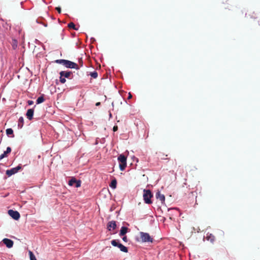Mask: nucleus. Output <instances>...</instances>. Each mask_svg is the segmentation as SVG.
Listing matches in <instances>:
<instances>
[{"label": "nucleus", "mask_w": 260, "mask_h": 260, "mask_svg": "<svg viewBox=\"0 0 260 260\" xmlns=\"http://www.w3.org/2000/svg\"><path fill=\"white\" fill-rule=\"evenodd\" d=\"M140 238L136 237H135V241L138 242L142 243H153L154 239L150 236L149 233H145L143 232H140Z\"/></svg>", "instance_id": "obj_1"}, {"label": "nucleus", "mask_w": 260, "mask_h": 260, "mask_svg": "<svg viewBox=\"0 0 260 260\" xmlns=\"http://www.w3.org/2000/svg\"><path fill=\"white\" fill-rule=\"evenodd\" d=\"M55 63L62 64L66 67L70 69H78V66L77 63L71 61L66 59H57L54 61Z\"/></svg>", "instance_id": "obj_2"}, {"label": "nucleus", "mask_w": 260, "mask_h": 260, "mask_svg": "<svg viewBox=\"0 0 260 260\" xmlns=\"http://www.w3.org/2000/svg\"><path fill=\"white\" fill-rule=\"evenodd\" d=\"M143 197L145 203L147 204H150L152 203L151 199L153 197V194L150 190L144 189Z\"/></svg>", "instance_id": "obj_3"}, {"label": "nucleus", "mask_w": 260, "mask_h": 260, "mask_svg": "<svg viewBox=\"0 0 260 260\" xmlns=\"http://www.w3.org/2000/svg\"><path fill=\"white\" fill-rule=\"evenodd\" d=\"M118 161L119 163V168L121 171H124L126 167V157L123 154L118 156Z\"/></svg>", "instance_id": "obj_4"}, {"label": "nucleus", "mask_w": 260, "mask_h": 260, "mask_svg": "<svg viewBox=\"0 0 260 260\" xmlns=\"http://www.w3.org/2000/svg\"><path fill=\"white\" fill-rule=\"evenodd\" d=\"M111 243L113 246L118 247L121 251L126 253L128 252L127 248L120 243L119 240H113L111 241Z\"/></svg>", "instance_id": "obj_5"}, {"label": "nucleus", "mask_w": 260, "mask_h": 260, "mask_svg": "<svg viewBox=\"0 0 260 260\" xmlns=\"http://www.w3.org/2000/svg\"><path fill=\"white\" fill-rule=\"evenodd\" d=\"M22 169V166L21 164H19L18 166L15 168H13L10 170H8L6 171V174L8 177H10L16 173H17L20 170Z\"/></svg>", "instance_id": "obj_6"}, {"label": "nucleus", "mask_w": 260, "mask_h": 260, "mask_svg": "<svg viewBox=\"0 0 260 260\" xmlns=\"http://www.w3.org/2000/svg\"><path fill=\"white\" fill-rule=\"evenodd\" d=\"M8 214L13 219L16 220H18L20 217L19 213L17 211H15L12 209L8 210Z\"/></svg>", "instance_id": "obj_7"}, {"label": "nucleus", "mask_w": 260, "mask_h": 260, "mask_svg": "<svg viewBox=\"0 0 260 260\" xmlns=\"http://www.w3.org/2000/svg\"><path fill=\"white\" fill-rule=\"evenodd\" d=\"M81 182L79 180H77L75 178H72L69 181V185L70 186H74L76 187H79L81 186Z\"/></svg>", "instance_id": "obj_8"}, {"label": "nucleus", "mask_w": 260, "mask_h": 260, "mask_svg": "<svg viewBox=\"0 0 260 260\" xmlns=\"http://www.w3.org/2000/svg\"><path fill=\"white\" fill-rule=\"evenodd\" d=\"M2 242L8 248H12L14 244L13 241L12 240L8 238H4Z\"/></svg>", "instance_id": "obj_9"}, {"label": "nucleus", "mask_w": 260, "mask_h": 260, "mask_svg": "<svg viewBox=\"0 0 260 260\" xmlns=\"http://www.w3.org/2000/svg\"><path fill=\"white\" fill-rule=\"evenodd\" d=\"M107 228L109 231H111L112 230H115L116 228V221L114 220L109 221L107 224Z\"/></svg>", "instance_id": "obj_10"}, {"label": "nucleus", "mask_w": 260, "mask_h": 260, "mask_svg": "<svg viewBox=\"0 0 260 260\" xmlns=\"http://www.w3.org/2000/svg\"><path fill=\"white\" fill-rule=\"evenodd\" d=\"M156 198L159 199L162 204L165 203V197L163 194H161L159 191H158L155 194Z\"/></svg>", "instance_id": "obj_11"}, {"label": "nucleus", "mask_w": 260, "mask_h": 260, "mask_svg": "<svg viewBox=\"0 0 260 260\" xmlns=\"http://www.w3.org/2000/svg\"><path fill=\"white\" fill-rule=\"evenodd\" d=\"M34 110L32 109H29L27 110V111L26 112V116L29 120H31L32 119L33 115H34Z\"/></svg>", "instance_id": "obj_12"}, {"label": "nucleus", "mask_w": 260, "mask_h": 260, "mask_svg": "<svg viewBox=\"0 0 260 260\" xmlns=\"http://www.w3.org/2000/svg\"><path fill=\"white\" fill-rule=\"evenodd\" d=\"M11 152V148L10 147H8L6 151L4 152L3 154L0 155V159H2L5 157L7 156V155Z\"/></svg>", "instance_id": "obj_13"}, {"label": "nucleus", "mask_w": 260, "mask_h": 260, "mask_svg": "<svg viewBox=\"0 0 260 260\" xmlns=\"http://www.w3.org/2000/svg\"><path fill=\"white\" fill-rule=\"evenodd\" d=\"M59 74L61 76H64V77L65 78H69L71 75L72 74V73L70 71H61L59 73Z\"/></svg>", "instance_id": "obj_14"}, {"label": "nucleus", "mask_w": 260, "mask_h": 260, "mask_svg": "<svg viewBox=\"0 0 260 260\" xmlns=\"http://www.w3.org/2000/svg\"><path fill=\"white\" fill-rule=\"evenodd\" d=\"M128 228L126 226H122L121 228L120 233H119V236H123L124 235L126 234V233L127 232Z\"/></svg>", "instance_id": "obj_15"}, {"label": "nucleus", "mask_w": 260, "mask_h": 260, "mask_svg": "<svg viewBox=\"0 0 260 260\" xmlns=\"http://www.w3.org/2000/svg\"><path fill=\"white\" fill-rule=\"evenodd\" d=\"M206 238L207 240L210 241L212 243H213L215 240V237L211 234H208Z\"/></svg>", "instance_id": "obj_16"}, {"label": "nucleus", "mask_w": 260, "mask_h": 260, "mask_svg": "<svg viewBox=\"0 0 260 260\" xmlns=\"http://www.w3.org/2000/svg\"><path fill=\"white\" fill-rule=\"evenodd\" d=\"M117 185V181L116 179H114L112 180L111 183L110 184V187L112 189H115L116 188Z\"/></svg>", "instance_id": "obj_17"}, {"label": "nucleus", "mask_w": 260, "mask_h": 260, "mask_svg": "<svg viewBox=\"0 0 260 260\" xmlns=\"http://www.w3.org/2000/svg\"><path fill=\"white\" fill-rule=\"evenodd\" d=\"M45 101L43 95L39 97L37 100V104H39L43 103Z\"/></svg>", "instance_id": "obj_18"}, {"label": "nucleus", "mask_w": 260, "mask_h": 260, "mask_svg": "<svg viewBox=\"0 0 260 260\" xmlns=\"http://www.w3.org/2000/svg\"><path fill=\"white\" fill-rule=\"evenodd\" d=\"M28 253L29 255L30 260H37L36 258L35 255L31 251H29Z\"/></svg>", "instance_id": "obj_19"}, {"label": "nucleus", "mask_w": 260, "mask_h": 260, "mask_svg": "<svg viewBox=\"0 0 260 260\" xmlns=\"http://www.w3.org/2000/svg\"><path fill=\"white\" fill-rule=\"evenodd\" d=\"M23 124V117H21L19 118L18 120V125L20 128H21Z\"/></svg>", "instance_id": "obj_20"}, {"label": "nucleus", "mask_w": 260, "mask_h": 260, "mask_svg": "<svg viewBox=\"0 0 260 260\" xmlns=\"http://www.w3.org/2000/svg\"><path fill=\"white\" fill-rule=\"evenodd\" d=\"M68 27L70 28H72L74 30H77V28L76 27L75 24L73 22H70L68 24Z\"/></svg>", "instance_id": "obj_21"}, {"label": "nucleus", "mask_w": 260, "mask_h": 260, "mask_svg": "<svg viewBox=\"0 0 260 260\" xmlns=\"http://www.w3.org/2000/svg\"><path fill=\"white\" fill-rule=\"evenodd\" d=\"M6 134L8 137L10 138H13L14 137V135L13 134L14 131H6Z\"/></svg>", "instance_id": "obj_22"}, {"label": "nucleus", "mask_w": 260, "mask_h": 260, "mask_svg": "<svg viewBox=\"0 0 260 260\" xmlns=\"http://www.w3.org/2000/svg\"><path fill=\"white\" fill-rule=\"evenodd\" d=\"M90 76L93 78H96L98 77V73L96 71L90 73Z\"/></svg>", "instance_id": "obj_23"}, {"label": "nucleus", "mask_w": 260, "mask_h": 260, "mask_svg": "<svg viewBox=\"0 0 260 260\" xmlns=\"http://www.w3.org/2000/svg\"><path fill=\"white\" fill-rule=\"evenodd\" d=\"M66 78L64 77V76H61L60 75V82L61 83H64L66 81Z\"/></svg>", "instance_id": "obj_24"}, {"label": "nucleus", "mask_w": 260, "mask_h": 260, "mask_svg": "<svg viewBox=\"0 0 260 260\" xmlns=\"http://www.w3.org/2000/svg\"><path fill=\"white\" fill-rule=\"evenodd\" d=\"M27 104L28 105H32L34 104V102L31 100H28L27 101Z\"/></svg>", "instance_id": "obj_25"}, {"label": "nucleus", "mask_w": 260, "mask_h": 260, "mask_svg": "<svg viewBox=\"0 0 260 260\" xmlns=\"http://www.w3.org/2000/svg\"><path fill=\"white\" fill-rule=\"evenodd\" d=\"M55 9L57 11V12L59 13H61V8L60 7H56L55 8Z\"/></svg>", "instance_id": "obj_26"}, {"label": "nucleus", "mask_w": 260, "mask_h": 260, "mask_svg": "<svg viewBox=\"0 0 260 260\" xmlns=\"http://www.w3.org/2000/svg\"><path fill=\"white\" fill-rule=\"evenodd\" d=\"M122 240L123 241H124L125 242H127V238L126 237V236H124L122 237Z\"/></svg>", "instance_id": "obj_27"}, {"label": "nucleus", "mask_w": 260, "mask_h": 260, "mask_svg": "<svg viewBox=\"0 0 260 260\" xmlns=\"http://www.w3.org/2000/svg\"><path fill=\"white\" fill-rule=\"evenodd\" d=\"M113 130H118V126L117 125H115L113 128Z\"/></svg>", "instance_id": "obj_28"}, {"label": "nucleus", "mask_w": 260, "mask_h": 260, "mask_svg": "<svg viewBox=\"0 0 260 260\" xmlns=\"http://www.w3.org/2000/svg\"><path fill=\"white\" fill-rule=\"evenodd\" d=\"M99 138H96L95 142L94 143L95 145H96V144H98V143H99Z\"/></svg>", "instance_id": "obj_29"}, {"label": "nucleus", "mask_w": 260, "mask_h": 260, "mask_svg": "<svg viewBox=\"0 0 260 260\" xmlns=\"http://www.w3.org/2000/svg\"><path fill=\"white\" fill-rule=\"evenodd\" d=\"M132 98V95L131 94V93H129V95L128 96V99H130Z\"/></svg>", "instance_id": "obj_30"}, {"label": "nucleus", "mask_w": 260, "mask_h": 260, "mask_svg": "<svg viewBox=\"0 0 260 260\" xmlns=\"http://www.w3.org/2000/svg\"><path fill=\"white\" fill-rule=\"evenodd\" d=\"M101 105V103H100V102H98V103H96L95 104V105H96V106H99V105Z\"/></svg>", "instance_id": "obj_31"}, {"label": "nucleus", "mask_w": 260, "mask_h": 260, "mask_svg": "<svg viewBox=\"0 0 260 260\" xmlns=\"http://www.w3.org/2000/svg\"><path fill=\"white\" fill-rule=\"evenodd\" d=\"M105 141V139L103 138L101 140V143H104Z\"/></svg>", "instance_id": "obj_32"}, {"label": "nucleus", "mask_w": 260, "mask_h": 260, "mask_svg": "<svg viewBox=\"0 0 260 260\" xmlns=\"http://www.w3.org/2000/svg\"><path fill=\"white\" fill-rule=\"evenodd\" d=\"M6 130L9 131V130H12V128H7Z\"/></svg>", "instance_id": "obj_33"}, {"label": "nucleus", "mask_w": 260, "mask_h": 260, "mask_svg": "<svg viewBox=\"0 0 260 260\" xmlns=\"http://www.w3.org/2000/svg\"><path fill=\"white\" fill-rule=\"evenodd\" d=\"M147 137H148V134H147V136H146V138H147Z\"/></svg>", "instance_id": "obj_34"}, {"label": "nucleus", "mask_w": 260, "mask_h": 260, "mask_svg": "<svg viewBox=\"0 0 260 260\" xmlns=\"http://www.w3.org/2000/svg\"><path fill=\"white\" fill-rule=\"evenodd\" d=\"M81 132H82L81 131H79L80 134H81Z\"/></svg>", "instance_id": "obj_35"}]
</instances>
